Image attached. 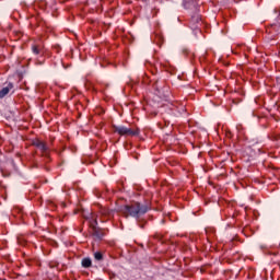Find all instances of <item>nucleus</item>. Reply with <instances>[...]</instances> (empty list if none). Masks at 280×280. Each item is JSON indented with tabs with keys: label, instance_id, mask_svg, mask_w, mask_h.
<instances>
[{
	"label": "nucleus",
	"instance_id": "1",
	"mask_svg": "<svg viewBox=\"0 0 280 280\" xmlns=\"http://www.w3.org/2000/svg\"><path fill=\"white\" fill-rule=\"evenodd\" d=\"M148 205H143L141 202H133L131 205H126L121 209V213L125 214V218L129 215L131 218H136L140 229H143L144 224L141 223V215H145L147 211H149Z\"/></svg>",
	"mask_w": 280,
	"mask_h": 280
},
{
	"label": "nucleus",
	"instance_id": "2",
	"mask_svg": "<svg viewBox=\"0 0 280 280\" xmlns=\"http://www.w3.org/2000/svg\"><path fill=\"white\" fill-rule=\"evenodd\" d=\"M189 27L192 30L195 36H198V34L201 33L200 27H202V19L200 18V14L196 13L190 18Z\"/></svg>",
	"mask_w": 280,
	"mask_h": 280
},
{
	"label": "nucleus",
	"instance_id": "3",
	"mask_svg": "<svg viewBox=\"0 0 280 280\" xmlns=\"http://www.w3.org/2000/svg\"><path fill=\"white\" fill-rule=\"evenodd\" d=\"M33 145L42 151L43 156H48L49 148L47 147V144H45V142H43L40 140H35L33 142Z\"/></svg>",
	"mask_w": 280,
	"mask_h": 280
},
{
	"label": "nucleus",
	"instance_id": "4",
	"mask_svg": "<svg viewBox=\"0 0 280 280\" xmlns=\"http://www.w3.org/2000/svg\"><path fill=\"white\" fill-rule=\"evenodd\" d=\"M92 235L96 242H102V240H104L106 236V233L102 230V228L94 226V230H92Z\"/></svg>",
	"mask_w": 280,
	"mask_h": 280
},
{
	"label": "nucleus",
	"instance_id": "5",
	"mask_svg": "<svg viewBox=\"0 0 280 280\" xmlns=\"http://www.w3.org/2000/svg\"><path fill=\"white\" fill-rule=\"evenodd\" d=\"M10 91H14V83H8L7 86L0 90V100H3L5 95H9Z\"/></svg>",
	"mask_w": 280,
	"mask_h": 280
},
{
	"label": "nucleus",
	"instance_id": "6",
	"mask_svg": "<svg viewBox=\"0 0 280 280\" xmlns=\"http://www.w3.org/2000/svg\"><path fill=\"white\" fill-rule=\"evenodd\" d=\"M183 5L186 10H198V2L196 0H184Z\"/></svg>",
	"mask_w": 280,
	"mask_h": 280
},
{
	"label": "nucleus",
	"instance_id": "7",
	"mask_svg": "<svg viewBox=\"0 0 280 280\" xmlns=\"http://www.w3.org/2000/svg\"><path fill=\"white\" fill-rule=\"evenodd\" d=\"M113 128H114L115 132H118V135H120V137H126L128 127H125V126H114Z\"/></svg>",
	"mask_w": 280,
	"mask_h": 280
},
{
	"label": "nucleus",
	"instance_id": "8",
	"mask_svg": "<svg viewBox=\"0 0 280 280\" xmlns=\"http://www.w3.org/2000/svg\"><path fill=\"white\" fill-rule=\"evenodd\" d=\"M86 220H89L90 228L92 230H94V226H97V217H95V214L91 213L90 217L86 218Z\"/></svg>",
	"mask_w": 280,
	"mask_h": 280
},
{
	"label": "nucleus",
	"instance_id": "9",
	"mask_svg": "<svg viewBox=\"0 0 280 280\" xmlns=\"http://www.w3.org/2000/svg\"><path fill=\"white\" fill-rule=\"evenodd\" d=\"M139 132H140L139 128L135 130L131 128H127L126 137H138Z\"/></svg>",
	"mask_w": 280,
	"mask_h": 280
},
{
	"label": "nucleus",
	"instance_id": "10",
	"mask_svg": "<svg viewBox=\"0 0 280 280\" xmlns=\"http://www.w3.org/2000/svg\"><path fill=\"white\" fill-rule=\"evenodd\" d=\"M155 91H158V93H161L162 89H165V82L162 81L161 83L159 81H155V83L153 84Z\"/></svg>",
	"mask_w": 280,
	"mask_h": 280
},
{
	"label": "nucleus",
	"instance_id": "11",
	"mask_svg": "<svg viewBox=\"0 0 280 280\" xmlns=\"http://www.w3.org/2000/svg\"><path fill=\"white\" fill-rule=\"evenodd\" d=\"M92 265H93V261L91 260V258H83L82 259V267L83 268H91Z\"/></svg>",
	"mask_w": 280,
	"mask_h": 280
},
{
	"label": "nucleus",
	"instance_id": "12",
	"mask_svg": "<svg viewBox=\"0 0 280 280\" xmlns=\"http://www.w3.org/2000/svg\"><path fill=\"white\" fill-rule=\"evenodd\" d=\"M94 259H96V261H102L104 259V255L102 254V252H96L94 254Z\"/></svg>",
	"mask_w": 280,
	"mask_h": 280
},
{
	"label": "nucleus",
	"instance_id": "13",
	"mask_svg": "<svg viewBox=\"0 0 280 280\" xmlns=\"http://www.w3.org/2000/svg\"><path fill=\"white\" fill-rule=\"evenodd\" d=\"M33 54H35L36 56H38V54H40V49H38V46H33Z\"/></svg>",
	"mask_w": 280,
	"mask_h": 280
},
{
	"label": "nucleus",
	"instance_id": "14",
	"mask_svg": "<svg viewBox=\"0 0 280 280\" xmlns=\"http://www.w3.org/2000/svg\"><path fill=\"white\" fill-rule=\"evenodd\" d=\"M272 30H277L276 24H272L269 28H267V32L272 33Z\"/></svg>",
	"mask_w": 280,
	"mask_h": 280
},
{
	"label": "nucleus",
	"instance_id": "15",
	"mask_svg": "<svg viewBox=\"0 0 280 280\" xmlns=\"http://www.w3.org/2000/svg\"><path fill=\"white\" fill-rule=\"evenodd\" d=\"M236 130H238V131L242 130V125H237Z\"/></svg>",
	"mask_w": 280,
	"mask_h": 280
},
{
	"label": "nucleus",
	"instance_id": "16",
	"mask_svg": "<svg viewBox=\"0 0 280 280\" xmlns=\"http://www.w3.org/2000/svg\"><path fill=\"white\" fill-rule=\"evenodd\" d=\"M103 215H108V211L104 210L103 212Z\"/></svg>",
	"mask_w": 280,
	"mask_h": 280
},
{
	"label": "nucleus",
	"instance_id": "17",
	"mask_svg": "<svg viewBox=\"0 0 280 280\" xmlns=\"http://www.w3.org/2000/svg\"><path fill=\"white\" fill-rule=\"evenodd\" d=\"M43 62H44L43 60H37L38 65H43Z\"/></svg>",
	"mask_w": 280,
	"mask_h": 280
},
{
	"label": "nucleus",
	"instance_id": "18",
	"mask_svg": "<svg viewBox=\"0 0 280 280\" xmlns=\"http://www.w3.org/2000/svg\"><path fill=\"white\" fill-rule=\"evenodd\" d=\"M60 1V3H65V1H67V0H59Z\"/></svg>",
	"mask_w": 280,
	"mask_h": 280
},
{
	"label": "nucleus",
	"instance_id": "19",
	"mask_svg": "<svg viewBox=\"0 0 280 280\" xmlns=\"http://www.w3.org/2000/svg\"><path fill=\"white\" fill-rule=\"evenodd\" d=\"M50 268H55V266L50 265Z\"/></svg>",
	"mask_w": 280,
	"mask_h": 280
}]
</instances>
